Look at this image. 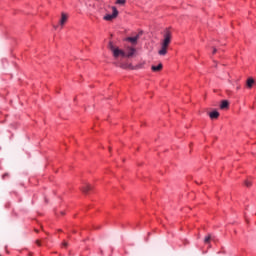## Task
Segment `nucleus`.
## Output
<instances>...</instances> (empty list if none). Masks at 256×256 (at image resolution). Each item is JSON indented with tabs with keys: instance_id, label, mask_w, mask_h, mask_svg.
<instances>
[{
	"instance_id": "nucleus-1",
	"label": "nucleus",
	"mask_w": 256,
	"mask_h": 256,
	"mask_svg": "<svg viewBox=\"0 0 256 256\" xmlns=\"http://www.w3.org/2000/svg\"><path fill=\"white\" fill-rule=\"evenodd\" d=\"M173 39V34L169 29L164 31L163 39L160 42V49L158 51V55L161 57H165L167 55V51H169V45H171V40Z\"/></svg>"
},
{
	"instance_id": "nucleus-6",
	"label": "nucleus",
	"mask_w": 256,
	"mask_h": 256,
	"mask_svg": "<svg viewBox=\"0 0 256 256\" xmlns=\"http://www.w3.org/2000/svg\"><path fill=\"white\" fill-rule=\"evenodd\" d=\"M91 189H93V186H91V184H85L83 187H82V193H89L91 191Z\"/></svg>"
},
{
	"instance_id": "nucleus-18",
	"label": "nucleus",
	"mask_w": 256,
	"mask_h": 256,
	"mask_svg": "<svg viewBox=\"0 0 256 256\" xmlns=\"http://www.w3.org/2000/svg\"><path fill=\"white\" fill-rule=\"evenodd\" d=\"M236 89L239 91V89H241V85H238Z\"/></svg>"
},
{
	"instance_id": "nucleus-8",
	"label": "nucleus",
	"mask_w": 256,
	"mask_h": 256,
	"mask_svg": "<svg viewBox=\"0 0 256 256\" xmlns=\"http://www.w3.org/2000/svg\"><path fill=\"white\" fill-rule=\"evenodd\" d=\"M220 109H229V101L223 100L221 102Z\"/></svg>"
},
{
	"instance_id": "nucleus-14",
	"label": "nucleus",
	"mask_w": 256,
	"mask_h": 256,
	"mask_svg": "<svg viewBox=\"0 0 256 256\" xmlns=\"http://www.w3.org/2000/svg\"><path fill=\"white\" fill-rule=\"evenodd\" d=\"M127 3V0H116V5H125Z\"/></svg>"
},
{
	"instance_id": "nucleus-7",
	"label": "nucleus",
	"mask_w": 256,
	"mask_h": 256,
	"mask_svg": "<svg viewBox=\"0 0 256 256\" xmlns=\"http://www.w3.org/2000/svg\"><path fill=\"white\" fill-rule=\"evenodd\" d=\"M246 85H247L248 89H251L253 87V85H255V80L253 78H248L246 81Z\"/></svg>"
},
{
	"instance_id": "nucleus-19",
	"label": "nucleus",
	"mask_w": 256,
	"mask_h": 256,
	"mask_svg": "<svg viewBox=\"0 0 256 256\" xmlns=\"http://www.w3.org/2000/svg\"><path fill=\"white\" fill-rule=\"evenodd\" d=\"M215 53H217V50L214 48L213 49V54L215 55Z\"/></svg>"
},
{
	"instance_id": "nucleus-3",
	"label": "nucleus",
	"mask_w": 256,
	"mask_h": 256,
	"mask_svg": "<svg viewBox=\"0 0 256 256\" xmlns=\"http://www.w3.org/2000/svg\"><path fill=\"white\" fill-rule=\"evenodd\" d=\"M112 53L115 59H118V57H126V52L119 48H116Z\"/></svg>"
},
{
	"instance_id": "nucleus-5",
	"label": "nucleus",
	"mask_w": 256,
	"mask_h": 256,
	"mask_svg": "<svg viewBox=\"0 0 256 256\" xmlns=\"http://www.w3.org/2000/svg\"><path fill=\"white\" fill-rule=\"evenodd\" d=\"M68 19H69V16H67V14H65V13L61 14V19H60L61 27H63V25H65L67 23Z\"/></svg>"
},
{
	"instance_id": "nucleus-11",
	"label": "nucleus",
	"mask_w": 256,
	"mask_h": 256,
	"mask_svg": "<svg viewBox=\"0 0 256 256\" xmlns=\"http://www.w3.org/2000/svg\"><path fill=\"white\" fill-rule=\"evenodd\" d=\"M151 69L154 72L161 71V69H163V64L160 63L157 66H152Z\"/></svg>"
},
{
	"instance_id": "nucleus-17",
	"label": "nucleus",
	"mask_w": 256,
	"mask_h": 256,
	"mask_svg": "<svg viewBox=\"0 0 256 256\" xmlns=\"http://www.w3.org/2000/svg\"><path fill=\"white\" fill-rule=\"evenodd\" d=\"M62 245H63V247H67L68 243L67 242H63Z\"/></svg>"
},
{
	"instance_id": "nucleus-20",
	"label": "nucleus",
	"mask_w": 256,
	"mask_h": 256,
	"mask_svg": "<svg viewBox=\"0 0 256 256\" xmlns=\"http://www.w3.org/2000/svg\"><path fill=\"white\" fill-rule=\"evenodd\" d=\"M109 151H111V148H109Z\"/></svg>"
},
{
	"instance_id": "nucleus-12",
	"label": "nucleus",
	"mask_w": 256,
	"mask_h": 256,
	"mask_svg": "<svg viewBox=\"0 0 256 256\" xmlns=\"http://www.w3.org/2000/svg\"><path fill=\"white\" fill-rule=\"evenodd\" d=\"M204 243H206V244L211 243V234H208V235L204 238Z\"/></svg>"
},
{
	"instance_id": "nucleus-15",
	"label": "nucleus",
	"mask_w": 256,
	"mask_h": 256,
	"mask_svg": "<svg viewBox=\"0 0 256 256\" xmlns=\"http://www.w3.org/2000/svg\"><path fill=\"white\" fill-rule=\"evenodd\" d=\"M245 185H246L247 187H251L252 183H251V181L246 180V181H245Z\"/></svg>"
},
{
	"instance_id": "nucleus-2",
	"label": "nucleus",
	"mask_w": 256,
	"mask_h": 256,
	"mask_svg": "<svg viewBox=\"0 0 256 256\" xmlns=\"http://www.w3.org/2000/svg\"><path fill=\"white\" fill-rule=\"evenodd\" d=\"M112 14H106L103 19L104 21H113V19H117V17L119 16V10H117V7L112 6Z\"/></svg>"
},
{
	"instance_id": "nucleus-10",
	"label": "nucleus",
	"mask_w": 256,
	"mask_h": 256,
	"mask_svg": "<svg viewBox=\"0 0 256 256\" xmlns=\"http://www.w3.org/2000/svg\"><path fill=\"white\" fill-rule=\"evenodd\" d=\"M209 117H210V119H218L219 118V112L218 111L210 112Z\"/></svg>"
},
{
	"instance_id": "nucleus-16",
	"label": "nucleus",
	"mask_w": 256,
	"mask_h": 256,
	"mask_svg": "<svg viewBox=\"0 0 256 256\" xmlns=\"http://www.w3.org/2000/svg\"><path fill=\"white\" fill-rule=\"evenodd\" d=\"M36 244H37L39 247H41V241L37 240V241H36Z\"/></svg>"
},
{
	"instance_id": "nucleus-9",
	"label": "nucleus",
	"mask_w": 256,
	"mask_h": 256,
	"mask_svg": "<svg viewBox=\"0 0 256 256\" xmlns=\"http://www.w3.org/2000/svg\"><path fill=\"white\" fill-rule=\"evenodd\" d=\"M135 48H128V51L126 53V57H133L135 55Z\"/></svg>"
},
{
	"instance_id": "nucleus-4",
	"label": "nucleus",
	"mask_w": 256,
	"mask_h": 256,
	"mask_svg": "<svg viewBox=\"0 0 256 256\" xmlns=\"http://www.w3.org/2000/svg\"><path fill=\"white\" fill-rule=\"evenodd\" d=\"M141 35H143V32L138 33L136 36L134 37H128L126 38V41H129L130 43H132L133 45L137 44V41H139V38L141 37Z\"/></svg>"
},
{
	"instance_id": "nucleus-13",
	"label": "nucleus",
	"mask_w": 256,
	"mask_h": 256,
	"mask_svg": "<svg viewBox=\"0 0 256 256\" xmlns=\"http://www.w3.org/2000/svg\"><path fill=\"white\" fill-rule=\"evenodd\" d=\"M110 51H112V53L117 49L115 48V46L113 45V42H109V45H108Z\"/></svg>"
}]
</instances>
